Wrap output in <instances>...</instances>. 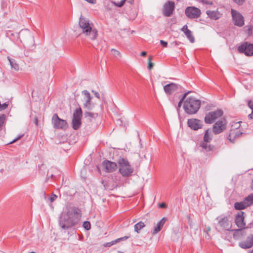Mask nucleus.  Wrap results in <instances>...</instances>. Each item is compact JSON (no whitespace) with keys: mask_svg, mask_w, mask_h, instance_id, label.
<instances>
[{"mask_svg":"<svg viewBox=\"0 0 253 253\" xmlns=\"http://www.w3.org/2000/svg\"><path fill=\"white\" fill-rule=\"evenodd\" d=\"M81 211L75 207H67L61 213L59 224L63 230H67L77 224L81 217Z\"/></svg>","mask_w":253,"mask_h":253,"instance_id":"1","label":"nucleus"},{"mask_svg":"<svg viewBox=\"0 0 253 253\" xmlns=\"http://www.w3.org/2000/svg\"><path fill=\"white\" fill-rule=\"evenodd\" d=\"M79 26L82 30V33L88 37L90 40H94L98 35V32L92 27L93 24L89 22V20L81 16L79 20Z\"/></svg>","mask_w":253,"mask_h":253,"instance_id":"2","label":"nucleus"},{"mask_svg":"<svg viewBox=\"0 0 253 253\" xmlns=\"http://www.w3.org/2000/svg\"><path fill=\"white\" fill-rule=\"evenodd\" d=\"M201 106V101L194 97H188L184 101L183 109L188 114L192 115L196 114Z\"/></svg>","mask_w":253,"mask_h":253,"instance_id":"3","label":"nucleus"},{"mask_svg":"<svg viewBox=\"0 0 253 253\" xmlns=\"http://www.w3.org/2000/svg\"><path fill=\"white\" fill-rule=\"evenodd\" d=\"M119 170L123 177H127L131 175L134 169L127 159L120 158L118 161Z\"/></svg>","mask_w":253,"mask_h":253,"instance_id":"4","label":"nucleus"},{"mask_svg":"<svg viewBox=\"0 0 253 253\" xmlns=\"http://www.w3.org/2000/svg\"><path fill=\"white\" fill-rule=\"evenodd\" d=\"M230 215L221 214L217 216L216 220L218 225L222 230H231L232 224L230 220Z\"/></svg>","mask_w":253,"mask_h":253,"instance_id":"5","label":"nucleus"},{"mask_svg":"<svg viewBox=\"0 0 253 253\" xmlns=\"http://www.w3.org/2000/svg\"><path fill=\"white\" fill-rule=\"evenodd\" d=\"M223 111L221 109H217L214 111H211L205 115L204 121L206 124H212L217 119L223 115Z\"/></svg>","mask_w":253,"mask_h":253,"instance_id":"6","label":"nucleus"},{"mask_svg":"<svg viewBox=\"0 0 253 253\" xmlns=\"http://www.w3.org/2000/svg\"><path fill=\"white\" fill-rule=\"evenodd\" d=\"M82 115V110L80 107L74 111L72 121V127L74 129L77 130L80 127Z\"/></svg>","mask_w":253,"mask_h":253,"instance_id":"7","label":"nucleus"},{"mask_svg":"<svg viewBox=\"0 0 253 253\" xmlns=\"http://www.w3.org/2000/svg\"><path fill=\"white\" fill-rule=\"evenodd\" d=\"M82 94L84 95V98L83 99V101L84 102L83 107L88 110H92L94 107V104L91 101L92 97L90 93L86 90H84L82 91Z\"/></svg>","mask_w":253,"mask_h":253,"instance_id":"8","label":"nucleus"},{"mask_svg":"<svg viewBox=\"0 0 253 253\" xmlns=\"http://www.w3.org/2000/svg\"><path fill=\"white\" fill-rule=\"evenodd\" d=\"M52 124L53 127L57 129H65L67 127L66 121L59 118L57 114L53 115Z\"/></svg>","mask_w":253,"mask_h":253,"instance_id":"9","label":"nucleus"},{"mask_svg":"<svg viewBox=\"0 0 253 253\" xmlns=\"http://www.w3.org/2000/svg\"><path fill=\"white\" fill-rule=\"evenodd\" d=\"M226 128V120L221 118L216 122L212 127V131L214 134H218L223 131Z\"/></svg>","mask_w":253,"mask_h":253,"instance_id":"10","label":"nucleus"},{"mask_svg":"<svg viewBox=\"0 0 253 253\" xmlns=\"http://www.w3.org/2000/svg\"><path fill=\"white\" fill-rule=\"evenodd\" d=\"M239 52L244 53L246 55L251 56L253 55V44L245 42L238 47Z\"/></svg>","mask_w":253,"mask_h":253,"instance_id":"11","label":"nucleus"},{"mask_svg":"<svg viewBox=\"0 0 253 253\" xmlns=\"http://www.w3.org/2000/svg\"><path fill=\"white\" fill-rule=\"evenodd\" d=\"M231 14L235 25L242 27L244 25V18L241 14L233 9H231Z\"/></svg>","mask_w":253,"mask_h":253,"instance_id":"12","label":"nucleus"},{"mask_svg":"<svg viewBox=\"0 0 253 253\" xmlns=\"http://www.w3.org/2000/svg\"><path fill=\"white\" fill-rule=\"evenodd\" d=\"M186 15L190 19L197 18L201 15V10L194 6H190L186 8Z\"/></svg>","mask_w":253,"mask_h":253,"instance_id":"13","label":"nucleus"},{"mask_svg":"<svg viewBox=\"0 0 253 253\" xmlns=\"http://www.w3.org/2000/svg\"><path fill=\"white\" fill-rule=\"evenodd\" d=\"M175 4L174 2L169 1L165 3L163 8V14L166 17H170L174 10Z\"/></svg>","mask_w":253,"mask_h":253,"instance_id":"14","label":"nucleus"},{"mask_svg":"<svg viewBox=\"0 0 253 253\" xmlns=\"http://www.w3.org/2000/svg\"><path fill=\"white\" fill-rule=\"evenodd\" d=\"M104 170L107 172H112L117 169L116 163L108 160L104 161L102 164Z\"/></svg>","mask_w":253,"mask_h":253,"instance_id":"15","label":"nucleus"},{"mask_svg":"<svg viewBox=\"0 0 253 253\" xmlns=\"http://www.w3.org/2000/svg\"><path fill=\"white\" fill-rule=\"evenodd\" d=\"M187 124L188 126L193 130H198L203 126L202 121L196 119H188Z\"/></svg>","mask_w":253,"mask_h":253,"instance_id":"16","label":"nucleus"},{"mask_svg":"<svg viewBox=\"0 0 253 253\" xmlns=\"http://www.w3.org/2000/svg\"><path fill=\"white\" fill-rule=\"evenodd\" d=\"M239 246L244 249L251 248L253 246V234L248 236L245 241L239 243Z\"/></svg>","mask_w":253,"mask_h":253,"instance_id":"17","label":"nucleus"},{"mask_svg":"<svg viewBox=\"0 0 253 253\" xmlns=\"http://www.w3.org/2000/svg\"><path fill=\"white\" fill-rule=\"evenodd\" d=\"M179 85L175 83H170L164 86L165 92L168 94H171L178 90Z\"/></svg>","mask_w":253,"mask_h":253,"instance_id":"18","label":"nucleus"},{"mask_svg":"<svg viewBox=\"0 0 253 253\" xmlns=\"http://www.w3.org/2000/svg\"><path fill=\"white\" fill-rule=\"evenodd\" d=\"M210 142L202 141L199 144V146L202 148V151L204 153L212 152L214 149V146L209 144Z\"/></svg>","mask_w":253,"mask_h":253,"instance_id":"19","label":"nucleus"},{"mask_svg":"<svg viewBox=\"0 0 253 253\" xmlns=\"http://www.w3.org/2000/svg\"><path fill=\"white\" fill-rule=\"evenodd\" d=\"M244 212H242L241 213H239L237 215L235 218V223L237 226L241 228H246V224L244 222V217L243 216Z\"/></svg>","mask_w":253,"mask_h":253,"instance_id":"20","label":"nucleus"},{"mask_svg":"<svg viewBox=\"0 0 253 253\" xmlns=\"http://www.w3.org/2000/svg\"><path fill=\"white\" fill-rule=\"evenodd\" d=\"M181 31L184 33L187 38L191 43H193L195 42V38L192 35V32L189 29H188L187 25H185L181 29Z\"/></svg>","mask_w":253,"mask_h":253,"instance_id":"21","label":"nucleus"},{"mask_svg":"<svg viewBox=\"0 0 253 253\" xmlns=\"http://www.w3.org/2000/svg\"><path fill=\"white\" fill-rule=\"evenodd\" d=\"M167 218L166 217H163L157 224L156 226L154 228L153 230L151 232L152 235H155L159 233L164 225L165 224Z\"/></svg>","mask_w":253,"mask_h":253,"instance_id":"22","label":"nucleus"},{"mask_svg":"<svg viewBox=\"0 0 253 253\" xmlns=\"http://www.w3.org/2000/svg\"><path fill=\"white\" fill-rule=\"evenodd\" d=\"M242 134V133L240 132L239 130H231L227 138L229 141L233 143L235 138L239 137Z\"/></svg>","mask_w":253,"mask_h":253,"instance_id":"23","label":"nucleus"},{"mask_svg":"<svg viewBox=\"0 0 253 253\" xmlns=\"http://www.w3.org/2000/svg\"><path fill=\"white\" fill-rule=\"evenodd\" d=\"M206 13L212 20H217L221 16L220 13L217 11L207 10Z\"/></svg>","mask_w":253,"mask_h":253,"instance_id":"24","label":"nucleus"},{"mask_svg":"<svg viewBox=\"0 0 253 253\" xmlns=\"http://www.w3.org/2000/svg\"><path fill=\"white\" fill-rule=\"evenodd\" d=\"M235 209L238 210H241L245 209L248 206L245 203V201H243L241 202H236L234 204Z\"/></svg>","mask_w":253,"mask_h":253,"instance_id":"25","label":"nucleus"},{"mask_svg":"<svg viewBox=\"0 0 253 253\" xmlns=\"http://www.w3.org/2000/svg\"><path fill=\"white\" fill-rule=\"evenodd\" d=\"M7 58L9 61L11 68L14 69L15 71L19 70V65L16 62V61L13 59L10 58L9 57H8Z\"/></svg>","mask_w":253,"mask_h":253,"instance_id":"26","label":"nucleus"},{"mask_svg":"<svg viewBox=\"0 0 253 253\" xmlns=\"http://www.w3.org/2000/svg\"><path fill=\"white\" fill-rule=\"evenodd\" d=\"M145 224L142 222L140 221L134 225V231L137 232V233H139L141 229H142L143 227H145Z\"/></svg>","mask_w":253,"mask_h":253,"instance_id":"27","label":"nucleus"},{"mask_svg":"<svg viewBox=\"0 0 253 253\" xmlns=\"http://www.w3.org/2000/svg\"><path fill=\"white\" fill-rule=\"evenodd\" d=\"M245 203L249 207L253 204V193L250 194L248 196L246 197L244 200Z\"/></svg>","mask_w":253,"mask_h":253,"instance_id":"28","label":"nucleus"},{"mask_svg":"<svg viewBox=\"0 0 253 253\" xmlns=\"http://www.w3.org/2000/svg\"><path fill=\"white\" fill-rule=\"evenodd\" d=\"M190 92V91H188L184 94L183 96L180 99V101H179L178 105L176 107V110L178 112V113L179 112L180 108L181 107L182 104L184 100L186 98L187 95Z\"/></svg>","mask_w":253,"mask_h":253,"instance_id":"29","label":"nucleus"},{"mask_svg":"<svg viewBox=\"0 0 253 253\" xmlns=\"http://www.w3.org/2000/svg\"><path fill=\"white\" fill-rule=\"evenodd\" d=\"M212 140V136L210 135L209 133V130L207 129L206 130L204 137L203 141L206 142H211Z\"/></svg>","mask_w":253,"mask_h":253,"instance_id":"30","label":"nucleus"},{"mask_svg":"<svg viewBox=\"0 0 253 253\" xmlns=\"http://www.w3.org/2000/svg\"><path fill=\"white\" fill-rule=\"evenodd\" d=\"M111 51L112 54L115 58L119 59L121 57V54L119 51H118L115 49H112Z\"/></svg>","mask_w":253,"mask_h":253,"instance_id":"31","label":"nucleus"},{"mask_svg":"<svg viewBox=\"0 0 253 253\" xmlns=\"http://www.w3.org/2000/svg\"><path fill=\"white\" fill-rule=\"evenodd\" d=\"M84 117L85 118H95L96 116H97V114L89 112H86L84 113Z\"/></svg>","mask_w":253,"mask_h":253,"instance_id":"32","label":"nucleus"},{"mask_svg":"<svg viewBox=\"0 0 253 253\" xmlns=\"http://www.w3.org/2000/svg\"><path fill=\"white\" fill-rule=\"evenodd\" d=\"M6 116L4 114L0 115V131L2 129V126L5 120Z\"/></svg>","mask_w":253,"mask_h":253,"instance_id":"33","label":"nucleus"},{"mask_svg":"<svg viewBox=\"0 0 253 253\" xmlns=\"http://www.w3.org/2000/svg\"><path fill=\"white\" fill-rule=\"evenodd\" d=\"M125 1L126 0H122L120 2L118 3L113 1H112L111 3L112 4H114V5L118 7H121L124 4Z\"/></svg>","mask_w":253,"mask_h":253,"instance_id":"34","label":"nucleus"},{"mask_svg":"<svg viewBox=\"0 0 253 253\" xmlns=\"http://www.w3.org/2000/svg\"><path fill=\"white\" fill-rule=\"evenodd\" d=\"M117 243V240H116H116H113L110 242L105 243V244H104V246L105 247H110L112 246V245H114Z\"/></svg>","mask_w":253,"mask_h":253,"instance_id":"35","label":"nucleus"},{"mask_svg":"<svg viewBox=\"0 0 253 253\" xmlns=\"http://www.w3.org/2000/svg\"><path fill=\"white\" fill-rule=\"evenodd\" d=\"M83 226L86 230H88L90 229V223L89 221H84Z\"/></svg>","mask_w":253,"mask_h":253,"instance_id":"36","label":"nucleus"},{"mask_svg":"<svg viewBox=\"0 0 253 253\" xmlns=\"http://www.w3.org/2000/svg\"><path fill=\"white\" fill-rule=\"evenodd\" d=\"M246 0H233L234 2L238 5H242L245 2Z\"/></svg>","mask_w":253,"mask_h":253,"instance_id":"37","label":"nucleus"},{"mask_svg":"<svg viewBox=\"0 0 253 253\" xmlns=\"http://www.w3.org/2000/svg\"><path fill=\"white\" fill-rule=\"evenodd\" d=\"M151 59H152V58L151 56H150L148 59L149 63H148V68L149 70L151 69L153 66V64L151 62Z\"/></svg>","mask_w":253,"mask_h":253,"instance_id":"38","label":"nucleus"},{"mask_svg":"<svg viewBox=\"0 0 253 253\" xmlns=\"http://www.w3.org/2000/svg\"><path fill=\"white\" fill-rule=\"evenodd\" d=\"M129 238V236H124L123 237H122V238H118L116 239V240H117V243H119V242L120 241H125L126 239H127L128 238Z\"/></svg>","mask_w":253,"mask_h":253,"instance_id":"39","label":"nucleus"},{"mask_svg":"<svg viewBox=\"0 0 253 253\" xmlns=\"http://www.w3.org/2000/svg\"><path fill=\"white\" fill-rule=\"evenodd\" d=\"M252 29L253 27L252 26H249L248 27L247 29L246 30L249 36H250L252 34Z\"/></svg>","mask_w":253,"mask_h":253,"instance_id":"40","label":"nucleus"},{"mask_svg":"<svg viewBox=\"0 0 253 253\" xmlns=\"http://www.w3.org/2000/svg\"><path fill=\"white\" fill-rule=\"evenodd\" d=\"M57 198V196L52 193L51 197L50 198L49 200L52 203L54 202Z\"/></svg>","mask_w":253,"mask_h":253,"instance_id":"41","label":"nucleus"},{"mask_svg":"<svg viewBox=\"0 0 253 253\" xmlns=\"http://www.w3.org/2000/svg\"><path fill=\"white\" fill-rule=\"evenodd\" d=\"M160 43L164 47H167V46H168V42H165V41H163V40H161L160 41Z\"/></svg>","mask_w":253,"mask_h":253,"instance_id":"42","label":"nucleus"},{"mask_svg":"<svg viewBox=\"0 0 253 253\" xmlns=\"http://www.w3.org/2000/svg\"><path fill=\"white\" fill-rule=\"evenodd\" d=\"M248 105L252 110H253V102L251 100H248Z\"/></svg>","mask_w":253,"mask_h":253,"instance_id":"43","label":"nucleus"},{"mask_svg":"<svg viewBox=\"0 0 253 253\" xmlns=\"http://www.w3.org/2000/svg\"><path fill=\"white\" fill-rule=\"evenodd\" d=\"M23 136V135H20L18 137L15 138L14 139H13L12 141H11L9 143L10 144H12V143H14L15 142L17 141V140H18L19 139H20Z\"/></svg>","mask_w":253,"mask_h":253,"instance_id":"44","label":"nucleus"},{"mask_svg":"<svg viewBox=\"0 0 253 253\" xmlns=\"http://www.w3.org/2000/svg\"><path fill=\"white\" fill-rule=\"evenodd\" d=\"M92 92L94 93L95 96L96 97H97V98L99 99L100 98V95L99 94V93L97 91H95L93 90H92Z\"/></svg>","mask_w":253,"mask_h":253,"instance_id":"45","label":"nucleus"},{"mask_svg":"<svg viewBox=\"0 0 253 253\" xmlns=\"http://www.w3.org/2000/svg\"><path fill=\"white\" fill-rule=\"evenodd\" d=\"M167 207V205L165 203H161L159 205V208H165Z\"/></svg>","mask_w":253,"mask_h":253,"instance_id":"46","label":"nucleus"},{"mask_svg":"<svg viewBox=\"0 0 253 253\" xmlns=\"http://www.w3.org/2000/svg\"><path fill=\"white\" fill-rule=\"evenodd\" d=\"M35 124L36 126L38 125V119L36 117L35 118Z\"/></svg>","mask_w":253,"mask_h":253,"instance_id":"47","label":"nucleus"},{"mask_svg":"<svg viewBox=\"0 0 253 253\" xmlns=\"http://www.w3.org/2000/svg\"><path fill=\"white\" fill-rule=\"evenodd\" d=\"M203 2L205 3V4H212V2H208L206 0H203Z\"/></svg>","mask_w":253,"mask_h":253,"instance_id":"48","label":"nucleus"},{"mask_svg":"<svg viewBox=\"0 0 253 253\" xmlns=\"http://www.w3.org/2000/svg\"><path fill=\"white\" fill-rule=\"evenodd\" d=\"M126 1L130 3L131 4H133L134 2V0H126Z\"/></svg>","mask_w":253,"mask_h":253,"instance_id":"49","label":"nucleus"},{"mask_svg":"<svg viewBox=\"0 0 253 253\" xmlns=\"http://www.w3.org/2000/svg\"><path fill=\"white\" fill-rule=\"evenodd\" d=\"M252 110V113L249 115V117L251 119H253V110Z\"/></svg>","mask_w":253,"mask_h":253,"instance_id":"50","label":"nucleus"},{"mask_svg":"<svg viewBox=\"0 0 253 253\" xmlns=\"http://www.w3.org/2000/svg\"><path fill=\"white\" fill-rule=\"evenodd\" d=\"M147 53L145 51H143L141 53V55L142 56H144L146 55Z\"/></svg>","mask_w":253,"mask_h":253,"instance_id":"51","label":"nucleus"},{"mask_svg":"<svg viewBox=\"0 0 253 253\" xmlns=\"http://www.w3.org/2000/svg\"><path fill=\"white\" fill-rule=\"evenodd\" d=\"M106 8L107 10H111V8L109 6V5H106Z\"/></svg>","mask_w":253,"mask_h":253,"instance_id":"52","label":"nucleus"},{"mask_svg":"<svg viewBox=\"0 0 253 253\" xmlns=\"http://www.w3.org/2000/svg\"><path fill=\"white\" fill-rule=\"evenodd\" d=\"M251 187H252V189H253V179L252 182Z\"/></svg>","mask_w":253,"mask_h":253,"instance_id":"53","label":"nucleus"},{"mask_svg":"<svg viewBox=\"0 0 253 253\" xmlns=\"http://www.w3.org/2000/svg\"><path fill=\"white\" fill-rule=\"evenodd\" d=\"M50 176L52 177H53V174H51Z\"/></svg>","mask_w":253,"mask_h":253,"instance_id":"54","label":"nucleus"}]
</instances>
